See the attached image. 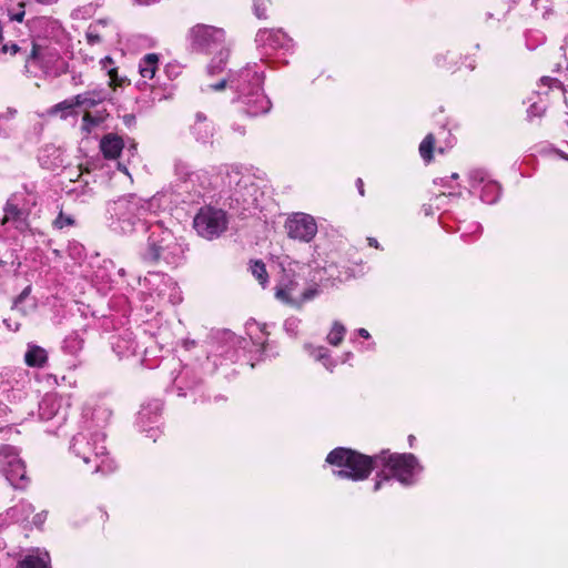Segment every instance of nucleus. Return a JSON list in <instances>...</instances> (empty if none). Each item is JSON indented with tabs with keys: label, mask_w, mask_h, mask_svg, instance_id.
Instances as JSON below:
<instances>
[{
	"label": "nucleus",
	"mask_w": 568,
	"mask_h": 568,
	"mask_svg": "<svg viewBox=\"0 0 568 568\" xmlns=\"http://www.w3.org/2000/svg\"><path fill=\"white\" fill-rule=\"evenodd\" d=\"M152 203L134 194L121 196L106 206L109 227L119 234L130 235L151 224Z\"/></svg>",
	"instance_id": "obj_1"
},
{
	"label": "nucleus",
	"mask_w": 568,
	"mask_h": 568,
	"mask_svg": "<svg viewBox=\"0 0 568 568\" xmlns=\"http://www.w3.org/2000/svg\"><path fill=\"white\" fill-rule=\"evenodd\" d=\"M226 84L240 93L242 102L245 104V112L248 115L256 116L265 114L271 109V101L261 91L262 75L251 68H245L222 80L214 85H210L215 91L223 90Z\"/></svg>",
	"instance_id": "obj_2"
},
{
	"label": "nucleus",
	"mask_w": 568,
	"mask_h": 568,
	"mask_svg": "<svg viewBox=\"0 0 568 568\" xmlns=\"http://www.w3.org/2000/svg\"><path fill=\"white\" fill-rule=\"evenodd\" d=\"M378 465H383L403 484H409L418 460L413 454H389L382 452L379 455L368 456L357 452V480L366 479Z\"/></svg>",
	"instance_id": "obj_3"
},
{
	"label": "nucleus",
	"mask_w": 568,
	"mask_h": 568,
	"mask_svg": "<svg viewBox=\"0 0 568 568\" xmlns=\"http://www.w3.org/2000/svg\"><path fill=\"white\" fill-rule=\"evenodd\" d=\"M70 450L94 473L106 474L115 469L113 462L106 457L102 433L89 430L78 433L71 440Z\"/></svg>",
	"instance_id": "obj_4"
},
{
	"label": "nucleus",
	"mask_w": 568,
	"mask_h": 568,
	"mask_svg": "<svg viewBox=\"0 0 568 568\" xmlns=\"http://www.w3.org/2000/svg\"><path fill=\"white\" fill-rule=\"evenodd\" d=\"M150 235L143 258L148 262H156L160 258L166 263H175L182 253L181 245L173 233L161 223H151L148 226Z\"/></svg>",
	"instance_id": "obj_5"
},
{
	"label": "nucleus",
	"mask_w": 568,
	"mask_h": 568,
	"mask_svg": "<svg viewBox=\"0 0 568 568\" xmlns=\"http://www.w3.org/2000/svg\"><path fill=\"white\" fill-rule=\"evenodd\" d=\"M34 68H39L47 77L55 78L67 71V63L55 47L47 44L44 41H32L26 70L28 73L37 75Z\"/></svg>",
	"instance_id": "obj_6"
},
{
	"label": "nucleus",
	"mask_w": 568,
	"mask_h": 568,
	"mask_svg": "<svg viewBox=\"0 0 568 568\" xmlns=\"http://www.w3.org/2000/svg\"><path fill=\"white\" fill-rule=\"evenodd\" d=\"M190 38L196 49L207 53H219V63L215 64V59H213L209 71L212 73L220 71L229 57V51L224 48V31L211 26L197 24L191 29Z\"/></svg>",
	"instance_id": "obj_7"
},
{
	"label": "nucleus",
	"mask_w": 568,
	"mask_h": 568,
	"mask_svg": "<svg viewBox=\"0 0 568 568\" xmlns=\"http://www.w3.org/2000/svg\"><path fill=\"white\" fill-rule=\"evenodd\" d=\"M0 473L11 486L16 488H23L26 486V465L16 447L10 445H2L0 447Z\"/></svg>",
	"instance_id": "obj_8"
},
{
	"label": "nucleus",
	"mask_w": 568,
	"mask_h": 568,
	"mask_svg": "<svg viewBox=\"0 0 568 568\" xmlns=\"http://www.w3.org/2000/svg\"><path fill=\"white\" fill-rule=\"evenodd\" d=\"M226 213L221 209L203 207L194 217V227L199 235L212 240L219 237L227 229Z\"/></svg>",
	"instance_id": "obj_9"
},
{
	"label": "nucleus",
	"mask_w": 568,
	"mask_h": 568,
	"mask_svg": "<svg viewBox=\"0 0 568 568\" xmlns=\"http://www.w3.org/2000/svg\"><path fill=\"white\" fill-rule=\"evenodd\" d=\"M284 229L290 239L310 243L317 234L318 227L315 219L303 212H295L287 216Z\"/></svg>",
	"instance_id": "obj_10"
},
{
	"label": "nucleus",
	"mask_w": 568,
	"mask_h": 568,
	"mask_svg": "<svg viewBox=\"0 0 568 568\" xmlns=\"http://www.w3.org/2000/svg\"><path fill=\"white\" fill-rule=\"evenodd\" d=\"M333 474L343 479H355V452L344 447L333 449L326 457Z\"/></svg>",
	"instance_id": "obj_11"
},
{
	"label": "nucleus",
	"mask_w": 568,
	"mask_h": 568,
	"mask_svg": "<svg viewBox=\"0 0 568 568\" xmlns=\"http://www.w3.org/2000/svg\"><path fill=\"white\" fill-rule=\"evenodd\" d=\"M224 183L233 191L236 201L248 203V200L256 192V186L252 183L251 175L243 174L237 168H232L226 172Z\"/></svg>",
	"instance_id": "obj_12"
},
{
	"label": "nucleus",
	"mask_w": 568,
	"mask_h": 568,
	"mask_svg": "<svg viewBox=\"0 0 568 568\" xmlns=\"http://www.w3.org/2000/svg\"><path fill=\"white\" fill-rule=\"evenodd\" d=\"M21 195H12L4 207L2 224L11 223L17 230L23 232L28 229L29 210L22 203Z\"/></svg>",
	"instance_id": "obj_13"
},
{
	"label": "nucleus",
	"mask_w": 568,
	"mask_h": 568,
	"mask_svg": "<svg viewBox=\"0 0 568 568\" xmlns=\"http://www.w3.org/2000/svg\"><path fill=\"white\" fill-rule=\"evenodd\" d=\"M474 62L475 61L470 59L468 63H465V61H463L462 53L452 50L445 53L437 54L435 58V63L437 68L450 74L460 71L463 65H465V68L468 70H474Z\"/></svg>",
	"instance_id": "obj_14"
},
{
	"label": "nucleus",
	"mask_w": 568,
	"mask_h": 568,
	"mask_svg": "<svg viewBox=\"0 0 568 568\" xmlns=\"http://www.w3.org/2000/svg\"><path fill=\"white\" fill-rule=\"evenodd\" d=\"M298 283L285 275L283 276L275 287V297L283 304L293 306V307H300V292H298Z\"/></svg>",
	"instance_id": "obj_15"
},
{
	"label": "nucleus",
	"mask_w": 568,
	"mask_h": 568,
	"mask_svg": "<svg viewBox=\"0 0 568 568\" xmlns=\"http://www.w3.org/2000/svg\"><path fill=\"white\" fill-rule=\"evenodd\" d=\"M255 41L258 45L270 49H288L292 39L287 37L282 30H260L256 34Z\"/></svg>",
	"instance_id": "obj_16"
},
{
	"label": "nucleus",
	"mask_w": 568,
	"mask_h": 568,
	"mask_svg": "<svg viewBox=\"0 0 568 568\" xmlns=\"http://www.w3.org/2000/svg\"><path fill=\"white\" fill-rule=\"evenodd\" d=\"M106 97L108 93L105 92V90L97 89L75 95L74 103L78 104L79 108H82L88 112L89 109L103 102L106 99Z\"/></svg>",
	"instance_id": "obj_17"
},
{
	"label": "nucleus",
	"mask_w": 568,
	"mask_h": 568,
	"mask_svg": "<svg viewBox=\"0 0 568 568\" xmlns=\"http://www.w3.org/2000/svg\"><path fill=\"white\" fill-rule=\"evenodd\" d=\"M100 148L105 158L115 159L123 149V141L118 135L108 134L101 140Z\"/></svg>",
	"instance_id": "obj_18"
},
{
	"label": "nucleus",
	"mask_w": 568,
	"mask_h": 568,
	"mask_svg": "<svg viewBox=\"0 0 568 568\" xmlns=\"http://www.w3.org/2000/svg\"><path fill=\"white\" fill-rule=\"evenodd\" d=\"M19 568H50V556L48 551L37 549L26 556L20 562Z\"/></svg>",
	"instance_id": "obj_19"
},
{
	"label": "nucleus",
	"mask_w": 568,
	"mask_h": 568,
	"mask_svg": "<svg viewBox=\"0 0 568 568\" xmlns=\"http://www.w3.org/2000/svg\"><path fill=\"white\" fill-rule=\"evenodd\" d=\"M159 55L156 53L145 54L139 62V73L144 80H152L159 69Z\"/></svg>",
	"instance_id": "obj_20"
},
{
	"label": "nucleus",
	"mask_w": 568,
	"mask_h": 568,
	"mask_svg": "<svg viewBox=\"0 0 568 568\" xmlns=\"http://www.w3.org/2000/svg\"><path fill=\"white\" fill-rule=\"evenodd\" d=\"M174 172L176 178L185 184H191V190L196 192L195 182L200 179L197 172L191 170L189 163L184 161H176L174 165Z\"/></svg>",
	"instance_id": "obj_21"
},
{
	"label": "nucleus",
	"mask_w": 568,
	"mask_h": 568,
	"mask_svg": "<svg viewBox=\"0 0 568 568\" xmlns=\"http://www.w3.org/2000/svg\"><path fill=\"white\" fill-rule=\"evenodd\" d=\"M48 359L47 351L38 345L29 344L24 354V362L31 367H41Z\"/></svg>",
	"instance_id": "obj_22"
},
{
	"label": "nucleus",
	"mask_w": 568,
	"mask_h": 568,
	"mask_svg": "<svg viewBox=\"0 0 568 568\" xmlns=\"http://www.w3.org/2000/svg\"><path fill=\"white\" fill-rule=\"evenodd\" d=\"M33 511L34 507L30 503L22 500L14 505L13 507H11L8 510L7 515L13 521L23 523L29 519L30 515L33 514Z\"/></svg>",
	"instance_id": "obj_23"
},
{
	"label": "nucleus",
	"mask_w": 568,
	"mask_h": 568,
	"mask_svg": "<svg viewBox=\"0 0 568 568\" xmlns=\"http://www.w3.org/2000/svg\"><path fill=\"white\" fill-rule=\"evenodd\" d=\"M193 133L199 141L206 142L212 135V125L206 121L202 113L196 114V122L193 126Z\"/></svg>",
	"instance_id": "obj_24"
},
{
	"label": "nucleus",
	"mask_w": 568,
	"mask_h": 568,
	"mask_svg": "<svg viewBox=\"0 0 568 568\" xmlns=\"http://www.w3.org/2000/svg\"><path fill=\"white\" fill-rule=\"evenodd\" d=\"M436 146V138L433 133H428L419 144V154L425 163H430L434 160V151Z\"/></svg>",
	"instance_id": "obj_25"
},
{
	"label": "nucleus",
	"mask_w": 568,
	"mask_h": 568,
	"mask_svg": "<svg viewBox=\"0 0 568 568\" xmlns=\"http://www.w3.org/2000/svg\"><path fill=\"white\" fill-rule=\"evenodd\" d=\"M105 119L104 112H98L95 115L85 112L82 119L81 130L85 134H91Z\"/></svg>",
	"instance_id": "obj_26"
},
{
	"label": "nucleus",
	"mask_w": 568,
	"mask_h": 568,
	"mask_svg": "<svg viewBox=\"0 0 568 568\" xmlns=\"http://www.w3.org/2000/svg\"><path fill=\"white\" fill-rule=\"evenodd\" d=\"M106 20H97L91 23L85 33V38L89 44L94 45L100 43L102 39L105 37L104 32H99V27H106Z\"/></svg>",
	"instance_id": "obj_27"
},
{
	"label": "nucleus",
	"mask_w": 568,
	"mask_h": 568,
	"mask_svg": "<svg viewBox=\"0 0 568 568\" xmlns=\"http://www.w3.org/2000/svg\"><path fill=\"white\" fill-rule=\"evenodd\" d=\"M55 406H58V398L53 394H48L41 400L39 408L42 418L50 419L55 415Z\"/></svg>",
	"instance_id": "obj_28"
},
{
	"label": "nucleus",
	"mask_w": 568,
	"mask_h": 568,
	"mask_svg": "<svg viewBox=\"0 0 568 568\" xmlns=\"http://www.w3.org/2000/svg\"><path fill=\"white\" fill-rule=\"evenodd\" d=\"M31 42L22 41L21 44L10 42L2 45V52L3 53H10L11 55H14L19 52H22L28 58V54L30 52Z\"/></svg>",
	"instance_id": "obj_29"
},
{
	"label": "nucleus",
	"mask_w": 568,
	"mask_h": 568,
	"mask_svg": "<svg viewBox=\"0 0 568 568\" xmlns=\"http://www.w3.org/2000/svg\"><path fill=\"white\" fill-rule=\"evenodd\" d=\"M345 333H346V329H345L344 325H342L338 322H335L333 324L329 333L327 334L328 343L334 346L338 345L343 341Z\"/></svg>",
	"instance_id": "obj_30"
},
{
	"label": "nucleus",
	"mask_w": 568,
	"mask_h": 568,
	"mask_svg": "<svg viewBox=\"0 0 568 568\" xmlns=\"http://www.w3.org/2000/svg\"><path fill=\"white\" fill-rule=\"evenodd\" d=\"M251 272L252 275L260 282L261 285L264 286L267 283L268 275L264 263L260 261L253 262L251 264Z\"/></svg>",
	"instance_id": "obj_31"
},
{
	"label": "nucleus",
	"mask_w": 568,
	"mask_h": 568,
	"mask_svg": "<svg viewBox=\"0 0 568 568\" xmlns=\"http://www.w3.org/2000/svg\"><path fill=\"white\" fill-rule=\"evenodd\" d=\"M112 63H113V61L109 57H105L101 60L102 68L104 70H106V72L110 77V85H121V80L118 78L116 69L111 68Z\"/></svg>",
	"instance_id": "obj_32"
},
{
	"label": "nucleus",
	"mask_w": 568,
	"mask_h": 568,
	"mask_svg": "<svg viewBox=\"0 0 568 568\" xmlns=\"http://www.w3.org/2000/svg\"><path fill=\"white\" fill-rule=\"evenodd\" d=\"M308 351H310V354L311 356H313L316 361H322L323 362V365L332 371V365H331V362L328 361L327 358V355H326V349L322 346H308L307 347Z\"/></svg>",
	"instance_id": "obj_33"
},
{
	"label": "nucleus",
	"mask_w": 568,
	"mask_h": 568,
	"mask_svg": "<svg viewBox=\"0 0 568 568\" xmlns=\"http://www.w3.org/2000/svg\"><path fill=\"white\" fill-rule=\"evenodd\" d=\"M74 225V220L70 215H65L62 211L59 213V215L53 221V226L58 230H62L68 226Z\"/></svg>",
	"instance_id": "obj_34"
},
{
	"label": "nucleus",
	"mask_w": 568,
	"mask_h": 568,
	"mask_svg": "<svg viewBox=\"0 0 568 568\" xmlns=\"http://www.w3.org/2000/svg\"><path fill=\"white\" fill-rule=\"evenodd\" d=\"M24 3L19 2L17 8H8V17L10 21L21 22L24 17Z\"/></svg>",
	"instance_id": "obj_35"
},
{
	"label": "nucleus",
	"mask_w": 568,
	"mask_h": 568,
	"mask_svg": "<svg viewBox=\"0 0 568 568\" xmlns=\"http://www.w3.org/2000/svg\"><path fill=\"white\" fill-rule=\"evenodd\" d=\"M318 287L316 285L314 286H311L306 290H304L302 293H300V297H297L300 300V307L307 301H311L313 300L315 296L318 295Z\"/></svg>",
	"instance_id": "obj_36"
},
{
	"label": "nucleus",
	"mask_w": 568,
	"mask_h": 568,
	"mask_svg": "<svg viewBox=\"0 0 568 568\" xmlns=\"http://www.w3.org/2000/svg\"><path fill=\"white\" fill-rule=\"evenodd\" d=\"M78 106V104L74 103V97L68 100H64L57 105L53 106L52 112L57 113L58 111H67L72 110L73 108Z\"/></svg>",
	"instance_id": "obj_37"
},
{
	"label": "nucleus",
	"mask_w": 568,
	"mask_h": 568,
	"mask_svg": "<svg viewBox=\"0 0 568 568\" xmlns=\"http://www.w3.org/2000/svg\"><path fill=\"white\" fill-rule=\"evenodd\" d=\"M45 519H47V514L39 513L32 517V524L37 527H40L45 521Z\"/></svg>",
	"instance_id": "obj_38"
},
{
	"label": "nucleus",
	"mask_w": 568,
	"mask_h": 568,
	"mask_svg": "<svg viewBox=\"0 0 568 568\" xmlns=\"http://www.w3.org/2000/svg\"><path fill=\"white\" fill-rule=\"evenodd\" d=\"M284 326H285L286 331L293 333L298 326V321L295 318H288V320H286Z\"/></svg>",
	"instance_id": "obj_39"
},
{
	"label": "nucleus",
	"mask_w": 568,
	"mask_h": 568,
	"mask_svg": "<svg viewBox=\"0 0 568 568\" xmlns=\"http://www.w3.org/2000/svg\"><path fill=\"white\" fill-rule=\"evenodd\" d=\"M254 10H255V14L258 17V18H265V8H262L260 4H255L254 6Z\"/></svg>",
	"instance_id": "obj_40"
},
{
	"label": "nucleus",
	"mask_w": 568,
	"mask_h": 568,
	"mask_svg": "<svg viewBox=\"0 0 568 568\" xmlns=\"http://www.w3.org/2000/svg\"><path fill=\"white\" fill-rule=\"evenodd\" d=\"M357 335H359L361 337L366 338V339L369 338V333L365 328L357 329Z\"/></svg>",
	"instance_id": "obj_41"
},
{
	"label": "nucleus",
	"mask_w": 568,
	"mask_h": 568,
	"mask_svg": "<svg viewBox=\"0 0 568 568\" xmlns=\"http://www.w3.org/2000/svg\"><path fill=\"white\" fill-rule=\"evenodd\" d=\"M367 241H368V245H369V246L375 247V248H378V247H379L378 242H377V240H376V239H374V237H368V239H367Z\"/></svg>",
	"instance_id": "obj_42"
},
{
	"label": "nucleus",
	"mask_w": 568,
	"mask_h": 568,
	"mask_svg": "<svg viewBox=\"0 0 568 568\" xmlns=\"http://www.w3.org/2000/svg\"><path fill=\"white\" fill-rule=\"evenodd\" d=\"M38 3H41V4H47V6H50V4H54L57 3L59 0H36Z\"/></svg>",
	"instance_id": "obj_43"
},
{
	"label": "nucleus",
	"mask_w": 568,
	"mask_h": 568,
	"mask_svg": "<svg viewBox=\"0 0 568 568\" xmlns=\"http://www.w3.org/2000/svg\"><path fill=\"white\" fill-rule=\"evenodd\" d=\"M72 81L74 84H81L83 83L81 75H73Z\"/></svg>",
	"instance_id": "obj_44"
},
{
	"label": "nucleus",
	"mask_w": 568,
	"mask_h": 568,
	"mask_svg": "<svg viewBox=\"0 0 568 568\" xmlns=\"http://www.w3.org/2000/svg\"><path fill=\"white\" fill-rule=\"evenodd\" d=\"M357 189H358L359 193H361L362 195H364L363 182H362V180H361V179H357Z\"/></svg>",
	"instance_id": "obj_45"
},
{
	"label": "nucleus",
	"mask_w": 568,
	"mask_h": 568,
	"mask_svg": "<svg viewBox=\"0 0 568 568\" xmlns=\"http://www.w3.org/2000/svg\"><path fill=\"white\" fill-rule=\"evenodd\" d=\"M381 485H382V479L376 480V483L374 485V490L379 489Z\"/></svg>",
	"instance_id": "obj_46"
},
{
	"label": "nucleus",
	"mask_w": 568,
	"mask_h": 568,
	"mask_svg": "<svg viewBox=\"0 0 568 568\" xmlns=\"http://www.w3.org/2000/svg\"><path fill=\"white\" fill-rule=\"evenodd\" d=\"M29 290H30L29 287H28V288H26V290L22 292V294L20 295L19 300H21L26 294H28V291H29Z\"/></svg>",
	"instance_id": "obj_47"
},
{
	"label": "nucleus",
	"mask_w": 568,
	"mask_h": 568,
	"mask_svg": "<svg viewBox=\"0 0 568 568\" xmlns=\"http://www.w3.org/2000/svg\"><path fill=\"white\" fill-rule=\"evenodd\" d=\"M351 356H352V353H347V354L345 355V359H344V362H346Z\"/></svg>",
	"instance_id": "obj_48"
},
{
	"label": "nucleus",
	"mask_w": 568,
	"mask_h": 568,
	"mask_svg": "<svg viewBox=\"0 0 568 568\" xmlns=\"http://www.w3.org/2000/svg\"><path fill=\"white\" fill-rule=\"evenodd\" d=\"M450 178H452V179H454V180H456V179H458V174H457V173H453V174L450 175Z\"/></svg>",
	"instance_id": "obj_49"
},
{
	"label": "nucleus",
	"mask_w": 568,
	"mask_h": 568,
	"mask_svg": "<svg viewBox=\"0 0 568 568\" xmlns=\"http://www.w3.org/2000/svg\"><path fill=\"white\" fill-rule=\"evenodd\" d=\"M408 439H409V444L412 445L414 439H415V437L413 435H410Z\"/></svg>",
	"instance_id": "obj_50"
},
{
	"label": "nucleus",
	"mask_w": 568,
	"mask_h": 568,
	"mask_svg": "<svg viewBox=\"0 0 568 568\" xmlns=\"http://www.w3.org/2000/svg\"><path fill=\"white\" fill-rule=\"evenodd\" d=\"M106 27H99V32H103V29H105Z\"/></svg>",
	"instance_id": "obj_51"
},
{
	"label": "nucleus",
	"mask_w": 568,
	"mask_h": 568,
	"mask_svg": "<svg viewBox=\"0 0 568 568\" xmlns=\"http://www.w3.org/2000/svg\"><path fill=\"white\" fill-rule=\"evenodd\" d=\"M383 479H385V480H389V479H390V477H389V476H384V477H383Z\"/></svg>",
	"instance_id": "obj_52"
}]
</instances>
